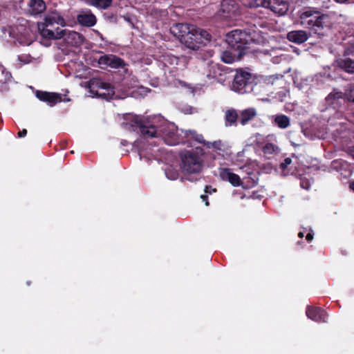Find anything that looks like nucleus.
I'll return each mask as SVG.
<instances>
[{"label": "nucleus", "instance_id": "nucleus-44", "mask_svg": "<svg viewBox=\"0 0 354 354\" xmlns=\"http://www.w3.org/2000/svg\"><path fill=\"white\" fill-rule=\"evenodd\" d=\"M306 314L308 317H310V306H308L306 307Z\"/></svg>", "mask_w": 354, "mask_h": 354}, {"label": "nucleus", "instance_id": "nucleus-9", "mask_svg": "<svg viewBox=\"0 0 354 354\" xmlns=\"http://www.w3.org/2000/svg\"><path fill=\"white\" fill-rule=\"evenodd\" d=\"M254 142H256L258 146L262 145L261 149L263 154L268 158L280 152L281 149L277 145V140L275 134H269L263 136L257 133L254 136Z\"/></svg>", "mask_w": 354, "mask_h": 354}, {"label": "nucleus", "instance_id": "nucleus-16", "mask_svg": "<svg viewBox=\"0 0 354 354\" xmlns=\"http://www.w3.org/2000/svg\"><path fill=\"white\" fill-rule=\"evenodd\" d=\"M330 169L339 172L345 178L350 177L353 173L351 165L342 159L333 160Z\"/></svg>", "mask_w": 354, "mask_h": 354}, {"label": "nucleus", "instance_id": "nucleus-45", "mask_svg": "<svg viewBox=\"0 0 354 354\" xmlns=\"http://www.w3.org/2000/svg\"><path fill=\"white\" fill-rule=\"evenodd\" d=\"M128 144V142L127 140H122L121 141V145H123V146H127Z\"/></svg>", "mask_w": 354, "mask_h": 354}, {"label": "nucleus", "instance_id": "nucleus-10", "mask_svg": "<svg viewBox=\"0 0 354 354\" xmlns=\"http://www.w3.org/2000/svg\"><path fill=\"white\" fill-rule=\"evenodd\" d=\"M219 176L223 180L229 182L234 187L241 186L243 189H250L257 184V181L250 177L244 178L241 180L239 175L228 168L219 169Z\"/></svg>", "mask_w": 354, "mask_h": 354}, {"label": "nucleus", "instance_id": "nucleus-49", "mask_svg": "<svg viewBox=\"0 0 354 354\" xmlns=\"http://www.w3.org/2000/svg\"><path fill=\"white\" fill-rule=\"evenodd\" d=\"M297 244L298 245H301V242H300V241H297Z\"/></svg>", "mask_w": 354, "mask_h": 354}, {"label": "nucleus", "instance_id": "nucleus-38", "mask_svg": "<svg viewBox=\"0 0 354 354\" xmlns=\"http://www.w3.org/2000/svg\"><path fill=\"white\" fill-rule=\"evenodd\" d=\"M305 234H306V240L307 241H310V231H307V230H306V231L299 232L298 234L299 238L302 239L304 236Z\"/></svg>", "mask_w": 354, "mask_h": 354}, {"label": "nucleus", "instance_id": "nucleus-12", "mask_svg": "<svg viewBox=\"0 0 354 354\" xmlns=\"http://www.w3.org/2000/svg\"><path fill=\"white\" fill-rule=\"evenodd\" d=\"M189 59L185 56L176 57L171 54H165L162 57V62L165 67L173 66L183 69L188 64Z\"/></svg>", "mask_w": 354, "mask_h": 354}, {"label": "nucleus", "instance_id": "nucleus-11", "mask_svg": "<svg viewBox=\"0 0 354 354\" xmlns=\"http://www.w3.org/2000/svg\"><path fill=\"white\" fill-rule=\"evenodd\" d=\"M314 18L315 19L314 21L311 19V37L315 35L320 38L324 36L330 28L331 21L329 16L324 14L314 16Z\"/></svg>", "mask_w": 354, "mask_h": 354}, {"label": "nucleus", "instance_id": "nucleus-48", "mask_svg": "<svg viewBox=\"0 0 354 354\" xmlns=\"http://www.w3.org/2000/svg\"><path fill=\"white\" fill-rule=\"evenodd\" d=\"M314 14H318V13H317V12H314V11L311 9V13H310L311 17L314 16Z\"/></svg>", "mask_w": 354, "mask_h": 354}, {"label": "nucleus", "instance_id": "nucleus-41", "mask_svg": "<svg viewBox=\"0 0 354 354\" xmlns=\"http://www.w3.org/2000/svg\"><path fill=\"white\" fill-rule=\"evenodd\" d=\"M26 133H27V131L26 129H23L22 131H21L18 133V136L19 138H23L26 136Z\"/></svg>", "mask_w": 354, "mask_h": 354}, {"label": "nucleus", "instance_id": "nucleus-43", "mask_svg": "<svg viewBox=\"0 0 354 354\" xmlns=\"http://www.w3.org/2000/svg\"><path fill=\"white\" fill-rule=\"evenodd\" d=\"M349 188L351 190L354 192V180L351 181L349 184Z\"/></svg>", "mask_w": 354, "mask_h": 354}, {"label": "nucleus", "instance_id": "nucleus-22", "mask_svg": "<svg viewBox=\"0 0 354 354\" xmlns=\"http://www.w3.org/2000/svg\"><path fill=\"white\" fill-rule=\"evenodd\" d=\"M257 115V110L253 107H250L239 111V121L242 125H245Z\"/></svg>", "mask_w": 354, "mask_h": 354}, {"label": "nucleus", "instance_id": "nucleus-34", "mask_svg": "<svg viewBox=\"0 0 354 354\" xmlns=\"http://www.w3.org/2000/svg\"><path fill=\"white\" fill-rule=\"evenodd\" d=\"M292 160L290 158H286L283 162H282L279 165V169L281 175L286 176L288 174V171H287L288 167L291 164Z\"/></svg>", "mask_w": 354, "mask_h": 354}, {"label": "nucleus", "instance_id": "nucleus-5", "mask_svg": "<svg viewBox=\"0 0 354 354\" xmlns=\"http://www.w3.org/2000/svg\"><path fill=\"white\" fill-rule=\"evenodd\" d=\"M201 154L202 149L201 148L182 152L180 153V167L183 171L187 174L199 173L203 167Z\"/></svg>", "mask_w": 354, "mask_h": 354}, {"label": "nucleus", "instance_id": "nucleus-50", "mask_svg": "<svg viewBox=\"0 0 354 354\" xmlns=\"http://www.w3.org/2000/svg\"><path fill=\"white\" fill-rule=\"evenodd\" d=\"M310 239H311V241L313 240V235L311 234V236H310Z\"/></svg>", "mask_w": 354, "mask_h": 354}, {"label": "nucleus", "instance_id": "nucleus-14", "mask_svg": "<svg viewBox=\"0 0 354 354\" xmlns=\"http://www.w3.org/2000/svg\"><path fill=\"white\" fill-rule=\"evenodd\" d=\"M221 11L225 18H232L241 13L239 4L235 0H223L221 2Z\"/></svg>", "mask_w": 354, "mask_h": 354}, {"label": "nucleus", "instance_id": "nucleus-37", "mask_svg": "<svg viewBox=\"0 0 354 354\" xmlns=\"http://www.w3.org/2000/svg\"><path fill=\"white\" fill-rule=\"evenodd\" d=\"M150 91V89L147 88V87H145V86H139L138 88H137V93L139 94L141 97H145V95H147V94Z\"/></svg>", "mask_w": 354, "mask_h": 354}, {"label": "nucleus", "instance_id": "nucleus-27", "mask_svg": "<svg viewBox=\"0 0 354 354\" xmlns=\"http://www.w3.org/2000/svg\"><path fill=\"white\" fill-rule=\"evenodd\" d=\"M225 125L232 126L236 125L237 120H239V114L236 113L234 109H229L225 111Z\"/></svg>", "mask_w": 354, "mask_h": 354}, {"label": "nucleus", "instance_id": "nucleus-4", "mask_svg": "<svg viewBox=\"0 0 354 354\" xmlns=\"http://www.w3.org/2000/svg\"><path fill=\"white\" fill-rule=\"evenodd\" d=\"M66 25L65 20L57 12H52L47 14L43 21L37 24L40 35L45 38L50 39H58L62 38L64 30L61 27Z\"/></svg>", "mask_w": 354, "mask_h": 354}, {"label": "nucleus", "instance_id": "nucleus-18", "mask_svg": "<svg viewBox=\"0 0 354 354\" xmlns=\"http://www.w3.org/2000/svg\"><path fill=\"white\" fill-rule=\"evenodd\" d=\"M65 43L70 46H78L83 42V37L75 31L64 30L63 36Z\"/></svg>", "mask_w": 354, "mask_h": 354}, {"label": "nucleus", "instance_id": "nucleus-1", "mask_svg": "<svg viewBox=\"0 0 354 354\" xmlns=\"http://www.w3.org/2000/svg\"><path fill=\"white\" fill-rule=\"evenodd\" d=\"M127 122L122 123V127L128 131H136L142 137V139L136 140L133 144V148L139 154L140 159L159 160L165 153V151L156 146L152 147V143L146 145L145 140L148 138H161L167 145H176L179 143L190 142L192 140L198 143H203L208 149H212L215 151L225 152L227 148L225 142L221 140L214 142H206L202 135L198 134L195 131L180 130L173 122H170L160 115L152 117H144L141 115H129Z\"/></svg>", "mask_w": 354, "mask_h": 354}, {"label": "nucleus", "instance_id": "nucleus-29", "mask_svg": "<svg viewBox=\"0 0 354 354\" xmlns=\"http://www.w3.org/2000/svg\"><path fill=\"white\" fill-rule=\"evenodd\" d=\"M12 75L3 66L0 65V83L6 84L10 82Z\"/></svg>", "mask_w": 354, "mask_h": 354}, {"label": "nucleus", "instance_id": "nucleus-25", "mask_svg": "<svg viewBox=\"0 0 354 354\" xmlns=\"http://www.w3.org/2000/svg\"><path fill=\"white\" fill-rule=\"evenodd\" d=\"M287 38L290 41L301 44L308 39V35L305 31L295 30L288 32Z\"/></svg>", "mask_w": 354, "mask_h": 354}, {"label": "nucleus", "instance_id": "nucleus-21", "mask_svg": "<svg viewBox=\"0 0 354 354\" xmlns=\"http://www.w3.org/2000/svg\"><path fill=\"white\" fill-rule=\"evenodd\" d=\"M272 124L281 129H286L290 125V119L284 114L273 115L270 117Z\"/></svg>", "mask_w": 354, "mask_h": 354}, {"label": "nucleus", "instance_id": "nucleus-19", "mask_svg": "<svg viewBox=\"0 0 354 354\" xmlns=\"http://www.w3.org/2000/svg\"><path fill=\"white\" fill-rule=\"evenodd\" d=\"M36 97L41 101L46 102L50 106L55 105L62 101V95L58 93H48L46 91H37Z\"/></svg>", "mask_w": 354, "mask_h": 354}, {"label": "nucleus", "instance_id": "nucleus-42", "mask_svg": "<svg viewBox=\"0 0 354 354\" xmlns=\"http://www.w3.org/2000/svg\"><path fill=\"white\" fill-rule=\"evenodd\" d=\"M201 198L203 202H205V205L207 206L209 205V202L207 200V195H201Z\"/></svg>", "mask_w": 354, "mask_h": 354}, {"label": "nucleus", "instance_id": "nucleus-33", "mask_svg": "<svg viewBox=\"0 0 354 354\" xmlns=\"http://www.w3.org/2000/svg\"><path fill=\"white\" fill-rule=\"evenodd\" d=\"M221 60L226 64H232L236 60V57L230 51H223L221 55Z\"/></svg>", "mask_w": 354, "mask_h": 354}, {"label": "nucleus", "instance_id": "nucleus-6", "mask_svg": "<svg viewBox=\"0 0 354 354\" xmlns=\"http://www.w3.org/2000/svg\"><path fill=\"white\" fill-rule=\"evenodd\" d=\"M90 95L106 100L122 98L115 93L114 88L98 78H92L88 83Z\"/></svg>", "mask_w": 354, "mask_h": 354}, {"label": "nucleus", "instance_id": "nucleus-35", "mask_svg": "<svg viewBox=\"0 0 354 354\" xmlns=\"http://www.w3.org/2000/svg\"><path fill=\"white\" fill-rule=\"evenodd\" d=\"M91 3L98 8L106 9L111 3L112 0H90Z\"/></svg>", "mask_w": 354, "mask_h": 354}, {"label": "nucleus", "instance_id": "nucleus-7", "mask_svg": "<svg viewBox=\"0 0 354 354\" xmlns=\"http://www.w3.org/2000/svg\"><path fill=\"white\" fill-rule=\"evenodd\" d=\"M244 4L249 8L262 6L278 15H284L289 8L288 1L285 0H251Z\"/></svg>", "mask_w": 354, "mask_h": 354}, {"label": "nucleus", "instance_id": "nucleus-2", "mask_svg": "<svg viewBox=\"0 0 354 354\" xmlns=\"http://www.w3.org/2000/svg\"><path fill=\"white\" fill-rule=\"evenodd\" d=\"M170 32L187 48L194 50L206 45L211 38L206 30L187 24H174L171 27Z\"/></svg>", "mask_w": 354, "mask_h": 354}, {"label": "nucleus", "instance_id": "nucleus-36", "mask_svg": "<svg viewBox=\"0 0 354 354\" xmlns=\"http://www.w3.org/2000/svg\"><path fill=\"white\" fill-rule=\"evenodd\" d=\"M345 99L349 102H354V85H350L345 90Z\"/></svg>", "mask_w": 354, "mask_h": 354}, {"label": "nucleus", "instance_id": "nucleus-17", "mask_svg": "<svg viewBox=\"0 0 354 354\" xmlns=\"http://www.w3.org/2000/svg\"><path fill=\"white\" fill-rule=\"evenodd\" d=\"M325 100L328 106L338 110L346 99L344 93L339 91L337 89H333V91L327 95Z\"/></svg>", "mask_w": 354, "mask_h": 354}, {"label": "nucleus", "instance_id": "nucleus-3", "mask_svg": "<svg viewBox=\"0 0 354 354\" xmlns=\"http://www.w3.org/2000/svg\"><path fill=\"white\" fill-rule=\"evenodd\" d=\"M268 24L266 20L258 19L251 23L247 28L235 29L226 35V42L233 48L242 49L245 45L259 42L263 33L260 28H266Z\"/></svg>", "mask_w": 354, "mask_h": 354}, {"label": "nucleus", "instance_id": "nucleus-46", "mask_svg": "<svg viewBox=\"0 0 354 354\" xmlns=\"http://www.w3.org/2000/svg\"><path fill=\"white\" fill-rule=\"evenodd\" d=\"M192 108H188L187 110L185 111V113H192Z\"/></svg>", "mask_w": 354, "mask_h": 354}, {"label": "nucleus", "instance_id": "nucleus-31", "mask_svg": "<svg viewBox=\"0 0 354 354\" xmlns=\"http://www.w3.org/2000/svg\"><path fill=\"white\" fill-rule=\"evenodd\" d=\"M297 23L301 26L308 28L310 26V11L306 10L301 12Z\"/></svg>", "mask_w": 354, "mask_h": 354}, {"label": "nucleus", "instance_id": "nucleus-32", "mask_svg": "<svg viewBox=\"0 0 354 354\" xmlns=\"http://www.w3.org/2000/svg\"><path fill=\"white\" fill-rule=\"evenodd\" d=\"M165 173L166 177L169 180H176L178 178V175H179L178 170L171 166L167 167L165 169Z\"/></svg>", "mask_w": 354, "mask_h": 354}, {"label": "nucleus", "instance_id": "nucleus-13", "mask_svg": "<svg viewBox=\"0 0 354 354\" xmlns=\"http://www.w3.org/2000/svg\"><path fill=\"white\" fill-rule=\"evenodd\" d=\"M339 66L348 73H354V46L347 48L343 58L339 61Z\"/></svg>", "mask_w": 354, "mask_h": 354}, {"label": "nucleus", "instance_id": "nucleus-8", "mask_svg": "<svg viewBox=\"0 0 354 354\" xmlns=\"http://www.w3.org/2000/svg\"><path fill=\"white\" fill-rule=\"evenodd\" d=\"M253 80L251 73L239 70L234 77L231 89L240 94L251 92L253 90Z\"/></svg>", "mask_w": 354, "mask_h": 354}, {"label": "nucleus", "instance_id": "nucleus-26", "mask_svg": "<svg viewBox=\"0 0 354 354\" xmlns=\"http://www.w3.org/2000/svg\"><path fill=\"white\" fill-rule=\"evenodd\" d=\"M28 6L29 12L32 15L40 14L46 9V4L43 0H30Z\"/></svg>", "mask_w": 354, "mask_h": 354}, {"label": "nucleus", "instance_id": "nucleus-40", "mask_svg": "<svg viewBox=\"0 0 354 354\" xmlns=\"http://www.w3.org/2000/svg\"><path fill=\"white\" fill-rule=\"evenodd\" d=\"M216 189L212 188L211 186H205V192L207 194H212V192H215Z\"/></svg>", "mask_w": 354, "mask_h": 354}, {"label": "nucleus", "instance_id": "nucleus-24", "mask_svg": "<svg viewBox=\"0 0 354 354\" xmlns=\"http://www.w3.org/2000/svg\"><path fill=\"white\" fill-rule=\"evenodd\" d=\"M77 20L82 26L91 27L96 23V18L90 12H84L77 15Z\"/></svg>", "mask_w": 354, "mask_h": 354}, {"label": "nucleus", "instance_id": "nucleus-30", "mask_svg": "<svg viewBox=\"0 0 354 354\" xmlns=\"http://www.w3.org/2000/svg\"><path fill=\"white\" fill-rule=\"evenodd\" d=\"M151 16L157 21H164L167 19L168 12L166 10L154 9L151 12Z\"/></svg>", "mask_w": 354, "mask_h": 354}, {"label": "nucleus", "instance_id": "nucleus-15", "mask_svg": "<svg viewBox=\"0 0 354 354\" xmlns=\"http://www.w3.org/2000/svg\"><path fill=\"white\" fill-rule=\"evenodd\" d=\"M201 65L203 66H207V72L206 76L209 79L214 78L216 79L217 81L224 84V82L225 79H223L221 72L223 71L222 67L217 64L213 63L212 62H201Z\"/></svg>", "mask_w": 354, "mask_h": 354}, {"label": "nucleus", "instance_id": "nucleus-28", "mask_svg": "<svg viewBox=\"0 0 354 354\" xmlns=\"http://www.w3.org/2000/svg\"><path fill=\"white\" fill-rule=\"evenodd\" d=\"M298 178L300 180V186L304 189H308L310 187L309 177L310 174L308 172L305 171L304 173H298Z\"/></svg>", "mask_w": 354, "mask_h": 354}, {"label": "nucleus", "instance_id": "nucleus-20", "mask_svg": "<svg viewBox=\"0 0 354 354\" xmlns=\"http://www.w3.org/2000/svg\"><path fill=\"white\" fill-rule=\"evenodd\" d=\"M99 64H105L114 68H121L124 66L122 59L112 55H104L100 57Z\"/></svg>", "mask_w": 354, "mask_h": 354}, {"label": "nucleus", "instance_id": "nucleus-47", "mask_svg": "<svg viewBox=\"0 0 354 354\" xmlns=\"http://www.w3.org/2000/svg\"><path fill=\"white\" fill-rule=\"evenodd\" d=\"M338 3H345L346 1H347L348 0H335Z\"/></svg>", "mask_w": 354, "mask_h": 354}, {"label": "nucleus", "instance_id": "nucleus-39", "mask_svg": "<svg viewBox=\"0 0 354 354\" xmlns=\"http://www.w3.org/2000/svg\"><path fill=\"white\" fill-rule=\"evenodd\" d=\"M18 59L20 62H22L24 64H27L29 62V57L26 55H23L18 57Z\"/></svg>", "mask_w": 354, "mask_h": 354}, {"label": "nucleus", "instance_id": "nucleus-23", "mask_svg": "<svg viewBox=\"0 0 354 354\" xmlns=\"http://www.w3.org/2000/svg\"><path fill=\"white\" fill-rule=\"evenodd\" d=\"M327 319L328 315L324 309L311 306V320L318 323H325L327 322Z\"/></svg>", "mask_w": 354, "mask_h": 354}]
</instances>
